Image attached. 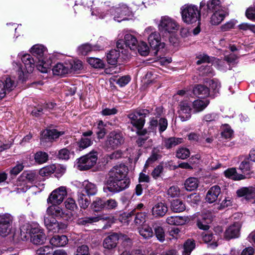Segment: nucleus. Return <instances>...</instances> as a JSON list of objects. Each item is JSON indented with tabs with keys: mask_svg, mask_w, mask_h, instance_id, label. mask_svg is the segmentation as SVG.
<instances>
[{
	"mask_svg": "<svg viewBox=\"0 0 255 255\" xmlns=\"http://www.w3.org/2000/svg\"><path fill=\"white\" fill-rule=\"evenodd\" d=\"M67 237L65 235H55L50 240L51 245L54 247H63L68 243Z\"/></svg>",
	"mask_w": 255,
	"mask_h": 255,
	"instance_id": "7c9ffc66",
	"label": "nucleus"
},
{
	"mask_svg": "<svg viewBox=\"0 0 255 255\" xmlns=\"http://www.w3.org/2000/svg\"><path fill=\"white\" fill-rule=\"evenodd\" d=\"M159 30L168 33H173L177 31L179 25L176 21L167 16H162L158 25Z\"/></svg>",
	"mask_w": 255,
	"mask_h": 255,
	"instance_id": "423d86ee",
	"label": "nucleus"
},
{
	"mask_svg": "<svg viewBox=\"0 0 255 255\" xmlns=\"http://www.w3.org/2000/svg\"><path fill=\"white\" fill-rule=\"evenodd\" d=\"M12 217L8 214L0 215V235L6 237L9 234L12 228Z\"/></svg>",
	"mask_w": 255,
	"mask_h": 255,
	"instance_id": "6e6552de",
	"label": "nucleus"
},
{
	"mask_svg": "<svg viewBox=\"0 0 255 255\" xmlns=\"http://www.w3.org/2000/svg\"><path fill=\"white\" fill-rule=\"evenodd\" d=\"M69 67V71L70 70L77 71L81 70L83 68V63L82 61L78 59L72 60L68 63Z\"/></svg>",
	"mask_w": 255,
	"mask_h": 255,
	"instance_id": "a18cd8bd",
	"label": "nucleus"
},
{
	"mask_svg": "<svg viewBox=\"0 0 255 255\" xmlns=\"http://www.w3.org/2000/svg\"><path fill=\"white\" fill-rule=\"evenodd\" d=\"M52 72L55 75H63L69 72L68 63H58L52 68Z\"/></svg>",
	"mask_w": 255,
	"mask_h": 255,
	"instance_id": "cd10ccee",
	"label": "nucleus"
},
{
	"mask_svg": "<svg viewBox=\"0 0 255 255\" xmlns=\"http://www.w3.org/2000/svg\"><path fill=\"white\" fill-rule=\"evenodd\" d=\"M186 222V218L178 216L168 217L166 219V222L171 225H182L185 224Z\"/></svg>",
	"mask_w": 255,
	"mask_h": 255,
	"instance_id": "473e14b6",
	"label": "nucleus"
},
{
	"mask_svg": "<svg viewBox=\"0 0 255 255\" xmlns=\"http://www.w3.org/2000/svg\"><path fill=\"white\" fill-rule=\"evenodd\" d=\"M128 166L119 164L113 166L109 171L108 178L104 187L105 192H119L128 188L129 181L126 178L128 173Z\"/></svg>",
	"mask_w": 255,
	"mask_h": 255,
	"instance_id": "f257e3e1",
	"label": "nucleus"
},
{
	"mask_svg": "<svg viewBox=\"0 0 255 255\" xmlns=\"http://www.w3.org/2000/svg\"><path fill=\"white\" fill-rule=\"evenodd\" d=\"M84 197H85V195L83 194H80L79 197L78 201L80 207L83 209H86L89 206L90 202L86 198L84 199Z\"/></svg>",
	"mask_w": 255,
	"mask_h": 255,
	"instance_id": "338daca9",
	"label": "nucleus"
},
{
	"mask_svg": "<svg viewBox=\"0 0 255 255\" xmlns=\"http://www.w3.org/2000/svg\"><path fill=\"white\" fill-rule=\"evenodd\" d=\"M64 133L63 131H58L56 129H45L41 133V140L43 142L52 141Z\"/></svg>",
	"mask_w": 255,
	"mask_h": 255,
	"instance_id": "6ab92c4d",
	"label": "nucleus"
},
{
	"mask_svg": "<svg viewBox=\"0 0 255 255\" xmlns=\"http://www.w3.org/2000/svg\"><path fill=\"white\" fill-rule=\"evenodd\" d=\"M113 10L115 11V14L117 15L118 17L126 15L128 12V8L126 5H122L121 7H116Z\"/></svg>",
	"mask_w": 255,
	"mask_h": 255,
	"instance_id": "864d4df0",
	"label": "nucleus"
},
{
	"mask_svg": "<svg viewBox=\"0 0 255 255\" xmlns=\"http://www.w3.org/2000/svg\"><path fill=\"white\" fill-rule=\"evenodd\" d=\"M48 157V154L46 152L39 151L35 154L34 159L36 162L41 164L47 161Z\"/></svg>",
	"mask_w": 255,
	"mask_h": 255,
	"instance_id": "09e8293b",
	"label": "nucleus"
},
{
	"mask_svg": "<svg viewBox=\"0 0 255 255\" xmlns=\"http://www.w3.org/2000/svg\"><path fill=\"white\" fill-rule=\"evenodd\" d=\"M26 233H28L30 241L34 245H42L46 240V236L43 230L37 225L28 226Z\"/></svg>",
	"mask_w": 255,
	"mask_h": 255,
	"instance_id": "7ed1b4c3",
	"label": "nucleus"
},
{
	"mask_svg": "<svg viewBox=\"0 0 255 255\" xmlns=\"http://www.w3.org/2000/svg\"><path fill=\"white\" fill-rule=\"evenodd\" d=\"M138 232L145 239H149L153 235L152 228L149 226H143L139 228Z\"/></svg>",
	"mask_w": 255,
	"mask_h": 255,
	"instance_id": "79ce46f5",
	"label": "nucleus"
},
{
	"mask_svg": "<svg viewBox=\"0 0 255 255\" xmlns=\"http://www.w3.org/2000/svg\"><path fill=\"white\" fill-rule=\"evenodd\" d=\"M148 42L150 48H164L165 43L160 42V35L159 33H151L148 36Z\"/></svg>",
	"mask_w": 255,
	"mask_h": 255,
	"instance_id": "b1692460",
	"label": "nucleus"
},
{
	"mask_svg": "<svg viewBox=\"0 0 255 255\" xmlns=\"http://www.w3.org/2000/svg\"><path fill=\"white\" fill-rule=\"evenodd\" d=\"M195 244L194 241L188 240L184 244L183 255H190L192 250L195 248Z\"/></svg>",
	"mask_w": 255,
	"mask_h": 255,
	"instance_id": "37998d69",
	"label": "nucleus"
},
{
	"mask_svg": "<svg viewBox=\"0 0 255 255\" xmlns=\"http://www.w3.org/2000/svg\"><path fill=\"white\" fill-rule=\"evenodd\" d=\"M16 85L10 77H5L0 80V98H3L6 94L13 90Z\"/></svg>",
	"mask_w": 255,
	"mask_h": 255,
	"instance_id": "ddd939ff",
	"label": "nucleus"
},
{
	"mask_svg": "<svg viewBox=\"0 0 255 255\" xmlns=\"http://www.w3.org/2000/svg\"><path fill=\"white\" fill-rule=\"evenodd\" d=\"M225 176L234 180H240L246 178L245 175L239 174L237 172L235 168H230L224 171Z\"/></svg>",
	"mask_w": 255,
	"mask_h": 255,
	"instance_id": "c756f323",
	"label": "nucleus"
},
{
	"mask_svg": "<svg viewBox=\"0 0 255 255\" xmlns=\"http://www.w3.org/2000/svg\"><path fill=\"white\" fill-rule=\"evenodd\" d=\"M75 255H90L89 247L85 245L78 247Z\"/></svg>",
	"mask_w": 255,
	"mask_h": 255,
	"instance_id": "4d7b16f0",
	"label": "nucleus"
},
{
	"mask_svg": "<svg viewBox=\"0 0 255 255\" xmlns=\"http://www.w3.org/2000/svg\"><path fill=\"white\" fill-rule=\"evenodd\" d=\"M92 134V130H88L82 133L81 139L77 142L80 149H84L92 144L93 139L90 137Z\"/></svg>",
	"mask_w": 255,
	"mask_h": 255,
	"instance_id": "412c9836",
	"label": "nucleus"
},
{
	"mask_svg": "<svg viewBox=\"0 0 255 255\" xmlns=\"http://www.w3.org/2000/svg\"><path fill=\"white\" fill-rule=\"evenodd\" d=\"M183 142V139L182 138L171 137L165 139L163 140V144L167 149H170Z\"/></svg>",
	"mask_w": 255,
	"mask_h": 255,
	"instance_id": "72a5a7b5",
	"label": "nucleus"
},
{
	"mask_svg": "<svg viewBox=\"0 0 255 255\" xmlns=\"http://www.w3.org/2000/svg\"><path fill=\"white\" fill-rule=\"evenodd\" d=\"M146 111L144 110H136L128 115L130 123L138 130L141 129L145 124V118Z\"/></svg>",
	"mask_w": 255,
	"mask_h": 255,
	"instance_id": "39448f33",
	"label": "nucleus"
},
{
	"mask_svg": "<svg viewBox=\"0 0 255 255\" xmlns=\"http://www.w3.org/2000/svg\"><path fill=\"white\" fill-rule=\"evenodd\" d=\"M56 169L55 165L52 164L46 166L40 169L39 174L42 176H47L53 173Z\"/></svg>",
	"mask_w": 255,
	"mask_h": 255,
	"instance_id": "49530a36",
	"label": "nucleus"
},
{
	"mask_svg": "<svg viewBox=\"0 0 255 255\" xmlns=\"http://www.w3.org/2000/svg\"><path fill=\"white\" fill-rule=\"evenodd\" d=\"M178 110L179 118L182 122H185L189 120L191 117L190 104L187 102H180Z\"/></svg>",
	"mask_w": 255,
	"mask_h": 255,
	"instance_id": "dca6fc26",
	"label": "nucleus"
},
{
	"mask_svg": "<svg viewBox=\"0 0 255 255\" xmlns=\"http://www.w3.org/2000/svg\"><path fill=\"white\" fill-rule=\"evenodd\" d=\"M241 224L239 222L234 223L229 226L224 232V238L227 240L238 238L240 235Z\"/></svg>",
	"mask_w": 255,
	"mask_h": 255,
	"instance_id": "2eb2a0df",
	"label": "nucleus"
},
{
	"mask_svg": "<svg viewBox=\"0 0 255 255\" xmlns=\"http://www.w3.org/2000/svg\"><path fill=\"white\" fill-rule=\"evenodd\" d=\"M236 193L238 197H244L246 200L255 203V186L240 188Z\"/></svg>",
	"mask_w": 255,
	"mask_h": 255,
	"instance_id": "f8f14e48",
	"label": "nucleus"
},
{
	"mask_svg": "<svg viewBox=\"0 0 255 255\" xmlns=\"http://www.w3.org/2000/svg\"><path fill=\"white\" fill-rule=\"evenodd\" d=\"M47 214L53 217L61 218L65 220L71 218V213L69 211H64L60 207L56 206H51L47 209Z\"/></svg>",
	"mask_w": 255,
	"mask_h": 255,
	"instance_id": "4468645a",
	"label": "nucleus"
},
{
	"mask_svg": "<svg viewBox=\"0 0 255 255\" xmlns=\"http://www.w3.org/2000/svg\"><path fill=\"white\" fill-rule=\"evenodd\" d=\"M97 160V152H90L78 159L75 166L80 170H87L93 167L96 164Z\"/></svg>",
	"mask_w": 255,
	"mask_h": 255,
	"instance_id": "20e7f679",
	"label": "nucleus"
},
{
	"mask_svg": "<svg viewBox=\"0 0 255 255\" xmlns=\"http://www.w3.org/2000/svg\"><path fill=\"white\" fill-rule=\"evenodd\" d=\"M146 214L144 213H138L136 214L134 222L136 225H140L145 222Z\"/></svg>",
	"mask_w": 255,
	"mask_h": 255,
	"instance_id": "6e6d98bb",
	"label": "nucleus"
},
{
	"mask_svg": "<svg viewBox=\"0 0 255 255\" xmlns=\"http://www.w3.org/2000/svg\"><path fill=\"white\" fill-rule=\"evenodd\" d=\"M220 194V187L218 185L213 186L208 191L206 196V200L209 203H214L217 200Z\"/></svg>",
	"mask_w": 255,
	"mask_h": 255,
	"instance_id": "5701e85b",
	"label": "nucleus"
},
{
	"mask_svg": "<svg viewBox=\"0 0 255 255\" xmlns=\"http://www.w3.org/2000/svg\"><path fill=\"white\" fill-rule=\"evenodd\" d=\"M185 205L180 199L173 200L171 202V209L175 213H180L185 210Z\"/></svg>",
	"mask_w": 255,
	"mask_h": 255,
	"instance_id": "e433bc0d",
	"label": "nucleus"
},
{
	"mask_svg": "<svg viewBox=\"0 0 255 255\" xmlns=\"http://www.w3.org/2000/svg\"><path fill=\"white\" fill-rule=\"evenodd\" d=\"M65 207L70 210L73 211L77 207L75 200L72 198H68L65 201Z\"/></svg>",
	"mask_w": 255,
	"mask_h": 255,
	"instance_id": "bf43d9fd",
	"label": "nucleus"
},
{
	"mask_svg": "<svg viewBox=\"0 0 255 255\" xmlns=\"http://www.w3.org/2000/svg\"><path fill=\"white\" fill-rule=\"evenodd\" d=\"M207 8L208 10L213 12L223 10L219 0H209L207 2Z\"/></svg>",
	"mask_w": 255,
	"mask_h": 255,
	"instance_id": "58836bf2",
	"label": "nucleus"
},
{
	"mask_svg": "<svg viewBox=\"0 0 255 255\" xmlns=\"http://www.w3.org/2000/svg\"><path fill=\"white\" fill-rule=\"evenodd\" d=\"M208 85L211 90L215 93H218L221 88V83L217 79L211 80L209 81Z\"/></svg>",
	"mask_w": 255,
	"mask_h": 255,
	"instance_id": "603ef678",
	"label": "nucleus"
},
{
	"mask_svg": "<svg viewBox=\"0 0 255 255\" xmlns=\"http://www.w3.org/2000/svg\"><path fill=\"white\" fill-rule=\"evenodd\" d=\"M103 219L101 216H94L92 217H87L79 218L77 220V223L81 225H86L88 224H92L97 222L100 220Z\"/></svg>",
	"mask_w": 255,
	"mask_h": 255,
	"instance_id": "c9c22d12",
	"label": "nucleus"
},
{
	"mask_svg": "<svg viewBox=\"0 0 255 255\" xmlns=\"http://www.w3.org/2000/svg\"><path fill=\"white\" fill-rule=\"evenodd\" d=\"M212 219L209 214H202L198 216L197 225L201 230H208L209 225L211 223Z\"/></svg>",
	"mask_w": 255,
	"mask_h": 255,
	"instance_id": "4be33fe9",
	"label": "nucleus"
},
{
	"mask_svg": "<svg viewBox=\"0 0 255 255\" xmlns=\"http://www.w3.org/2000/svg\"><path fill=\"white\" fill-rule=\"evenodd\" d=\"M130 81V77L128 75L122 76L118 79L116 82V83L118 84L120 87H124L127 85Z\"/></svg>",
	"mask_w": 255,
	"mask_h": 255,
	"instance_id": "680f3d73",
	"label": "nucleus"
},
{
	"mask_svg": "<svg viewBox=\"0 0 255 255\" xmlns=\"http://www.w3.org/2000/svg\"><path fill=\"white\" fill-rule=\"evenodd\" d=\"M21 176L23 180H26L29 182H32L36 179V173L31 171H24Z\"/></svg>",
	"mask_w": 255,
	"mask_h": 255,
	"instance_id": "3c124183",
	"label": "nucleus"
},
{
	"mask_svg": "<svg viewBox=\"0 0 255 255\" xmlns=\"http://www.w3.org/2000/svg\"><path fill=\"white\" fill-rule=\"evenodd\" d=\"M67 194V192L66 187L61 186L54 190L51 193L47 199V201L53 205L60 204L62 202Z\"/></svg>",
	"mask_w": 255,
	"mask_h": 255,
	"instance_id": "9b49d317",
	"label": "nucleus"
},
{
	"mask_svg": "<svg viewBox=\"0 0 255 255\" xmlns=\"http://www.w3.org/2000/svg\"><path fill=\"white\" fill-rule=\"evenodd\" d=\"M88 62L90 65L95 68L102 69L105 66L104 62L99 58L91 57L88 59Z\"/></svg>",
	"mask_w": 255,
	"mask_h": 255,
	"instance_id": "c03bdc74",
	"label": "nucleus"
},
{
	"mask_svg": "<svg viewBox=\"0 0 255 255\" xmlns=\"http://www.w3.org/2000/svg\"><path fill=\"white\" fill-rule=\"evenodd\" d=\"M227 13L224 10H217L214 12L210 18V22L212 25L219 24L225 18Z\"/></svg>",
	"mask_w": 255,
	"mask_h": 255,
	"instance_id": "c85d7f7f",
	"label": "nucleus"
},
{
	"mask_svg": "<svg viewBox=\"0 0 255 255\" xmlns=\"http://www.w3.org/2000/svg\"><path fill=\"white\" fill-rule=\"evenodd\" d=\"M105 209L108 210L115 209L118 206V203L113 199H109L105 201Z\"/></svg>",
	"mask_w": 255,
	"mask_h": 255,
	"instance_id": "052dcab7",
	"label": "nucleus"
},
{
	"mask_svg": "<svg viewBox=\"0 0 255 255\" xmlns=\"http://www.w3.org/2000/svg\"><path fill=\"white\" fill-rule=\"evenodd\" d=\"M31 52L34 55H37V58L39 59V63L37 65V69L41 73H48L51 67V61L47 60L45 61L43 59L40 60L43 55V49H31Z\"/></svg>",
	"mask_w": 255,
	"mask_h": 255,
	"instance_id": "1a4fd4ad",
	"label": "nucleus"
},
{
	"mask_svg": "<svg viewBox=\"0 0 255 255\" xmlns=\"http://www.w3.org/2000/svg\"><path fill=\"white\" fill-rule=\"evenodd\" d=\"M105 201L100 198H97L94 200L92 205L91 208L95 211H99L105 209Z\"/></svg>",
	"mask_w": 255,
	"mask_h": 255,
	"instance_id": "8fccbe9b",
	"label": "nucleus"
},
{
	"mask_svg": "<svg viewBox=\"0 0 255 255\" xmlns=\"http://www.w3.org/2000/svg\"><path fill=\"white\" fill-rule=\"evenodd\" d=\"M183 21L187 24L196 22L200 18V11L198 7L192 4H185L181 8Z\"/></svg>",
	"mask_w": 255,
	"mask_h": 255,
	"instance_id": "f03ea898",
	"label": "nucleus"
},
{
	"mask_svg": "<svg viewBox=\"0 0 255 255\" xmlns=\"http://www.w3.org/2000/svg\"><path fill=\"white\" fill-rule=\"evenodd\" d=\"M82 186L88 195H94L97 193V189L96 185L88 181H84Z\"/></svg>",
	"mask_w": 255,
	"mask_h": 255,
	"instance_id": "ea45409f",
	"label": "nucleus"
},
{
	"mask_svg": "<svg viewBox=\"0 0 255 255\" xmlns=\"http://www.w3.org/2000/svg\"><path fill=\"white\" fill-rule=\"evenodd\" d=\"M44 222L48 230L54 232H57V228L59 226V223L54 217L47 214V216L44 217Z\"/></svg>",
	"mask_w": 255,
	"mask_h": 255,
	"instance_id": "bb28decb",
	"label": "nucleus"
},
{
	"mask_svg": "<svg viewBox=\"0 0 255 255\" xmlns=\"http://www.w3.org/2000/svg\"><path fill=\"white\" fill-rule=\"evenodd\" d=\"M237 23V21L235 20H231L225 24L221 26V29L223 31H228L234 28L235 25Z\"/></svg>",
	"mask_w": 255,
	"mask_h": 255,
	"instance_id": "e2e57ef3",
	"label": "nucleus"
},
{
	"mask_svg": "<svg viewBox=\"0 0 255 255\" xmlns=\"http://www.w3.org/2000/svg\"><path fill=\"white\" fill-rule=\"evenodd\" d=\"M168 122L166 119L160 118L159 121L156 119H152L149 122V126L148 127L149 131L154 132L156 131V128L159 126V132H162L167 128Z\"/></svg>",
	"mask_w": 255,
	"mask_h": 255,
	"instance_id": "a211bd4d",
	"label": "nucleus"
},
{
	"mask_svg": "<svg viewBox=\"0 0 255 255\" xmlns=\"http://www.w3.org/2000/svg\"><path fill=\"white\" fill-rule=\"evenodd\" d=\"M125 44L127 47H137L138 48H146L147 44L142 41L138 42L136 38L130 34H127L125 35Z\"/></svg>",
	"mask_w": 255,
	"mask_h": 255,
	"instance_id": "f3484780",
	"label": "nucleus"
},
{
	"mask_svg": "<svg viewBox=\"0 0 255 255\" xmlns=\"http://www.w3.org/2000/svg\"><path fill=\"white\" fill-rule=\"evenodd\" d=\"M154 234L157 239L161 243L165 241V233L163 227L155 225L154 227Z\"/></svg>",
	"mask_w": 255,
	"mask_h": 255,
	"instance_id": "a19ab883",
	"label": "nucleus"
},
{
	"mask_svg": "<svg viewBox=\"0 0 255 255\" xmlns=\"http://www.w3.org/2000/svg\"><path fill=\"white\" fill-rule=\"evenodd\" d=\"M239 169L242 171L243 174L245 175L251 169L250 163L247 161H243L240 165Z\"/></svg>",
	"mask_w": 255,
	"mask_h": 255,
	"instance_id": "69168bd1",
	"label": "nucleus"
},
{
	"mask_svg": "<svg viewBox=\"0 0 255 255\" xmlns=\"http://www.w3.org/2000/svg\"><path fill=\"white\" fill-rule=\"evenodd\" d=\"M193 92L195 95L201 99H205L204 98L208 97L210 94L208 88L201 85L195 86L193 90Z\"/></svg>",
	"mask_w": 255,
	"mask_h": 255,
	"instance_id": "2f4dec72",
	"label": "nucleus"
},
{
	"mask_svg": "<svg viewBox=\"0 0 255 255\" xmlns=\"http://www.w3.org/2000/svg\"><path fill=\"white\" fill-rule=\"evenodd\" d=\"M138 51V53L142 56H146L148 55L156 56L158 53V50L157 49H152L154 51H150L149 49H136Z\"/></svg>",
	"mask_w": 255,
	"mask_h": 255,
	"instance_id": "13d9d810",
	"label": "nucleus"
},
{
	"mask_svg": "<svg viewBox=\"0 0 255 255\" xmlns=\"http://www.w3.org/2000/svg\"><path fill=\"white\" fill-rule=\"evenodd\" d=\"M199 182L196 178L190 177L186 179L184 186L186 190L192 191L195 190L198 186Z\"/></svg>",
	"mask_w": 255,
	"mask_h": 255,
	"instance_id": "4c0bfd02",
	"label": "nucleus"
},
{
	"mask_svg": "<svg viewBox=\"0 0 255 255\" xmlns=\"http://www.w3.org/2000/svg\"><path fill=\"white\" fill-rule=\"evenodd\" d=\"M210 102L207 99H199L195 100L192 103V108L194 113L203 111L209 105Z\"/></svg>",
	"mask_w": 255,
	"mask_h": 255,
	"instance_id": "a878e982",
	"label": "nucleus"
},
{
	"mask_svg": "<svg viewBox=\"0 0 255 255\" xmlns=\"http://www.w3.org/2000/svg\"><path fill=\"white\" fill-rule=\"evenodd\" d=\"M168 195L171 197L178 196L180 194L179 188L177 186L171 187L167 191Z\"/></svg>",
	"mask_w": 255,
	"mask_h": 255,
	"instance_id": "774afa93",
	"label": "nucleus"
},
{
	"mask_svg": "<svg viewBox=\"0 0 255 255\" xmlns=\"http://www.w3.org/2000/svg\"><path fill=\"white\" fill-rule=\"evenodd\" d=\"M120 239V236L116 233H113L108 236L103 241V247L109 250L115 249L117 247Z\"/></svg>",
	"mask_w": 255,
	"mask_h": 255,
	"instance_id": "aec40b11",
	"label": "nucleus"
},
{
	"mask_svg": "<svg viewBox=\"0 0 255 255\" xmlns=\"http://www.w3.org/2000/svg\"><path fill=\"white\" fill-rule=\"evenodd\" d=\"M125 138L119 131H111L108 135L107 144L112 148H117L124 143Z\"/></svg>",
	"mask_w": 255,
	"mask_h": 255,
	"instance_id": "9d476101",
	"label": "nucleus"
},
{
	"mask_svg": "<svg viewBox=\"0 0 255 255\" xmlns=\"http://www.w3.org/2000/svg\"><path fill=\"white\" fill-rule=\"evenodd\" d=\"M24 166L21 163L16 164L14 167L10 170V175L16 176L19 174L23 169Z\"/></svg>",
	"mask_w": 255,
	"mask_h": 255,
	"instance_id": "0e129e2a",
	"label": "nucleus"
},
{
	"mask_svg": "<svg viewBox=\"0 0 255 255\" xmlns=\"http://www.w3.org/2000/svg\"><path fill=\"white\" fill-rule=\"evenodd\" d=\"M52 249L49 246L40 247L36 250L35 253L38 255H50L51 254Z\"/></svg>",
	"mask_w": 255,
	"mask_h": 255,
	"instance_id": "5fc2aeb1",
	"label": "nucleus"
},
{
	"mask_svg": "<svg viewBox=\"0 0 255 255\" xmlns=\"http://www.w3.org/2000/svg\"><path fill=\"white\" fill-rule=\"evenodd\" d=\"M167 207L163 202L156 203L152 208V214L155 217L164 216L167 212Z\"/></svg>",
	"mask_w": 255,
	"mask_h": 255,
	"instance_id": "393cba45",
	"label": "nucleus"
},
{
	"mask_svg": "<svg viewBox=\"0 0 255 255\" xmlns=\"http://www.w3.org/2000/svg\"><path fill=\"white\" fill-rule=\"evenodd\" d=\"M190 154V151L189 149L185 147H180L176 151V156L177 158L185 159L188 158Z\"/></svg>",
	"mask_w": 255,
	"mask_h": 255,
	"instance_id": "de8ad7c7",
	"label": "nucleus"
},
{
	"mask_svg": "<svg viewBox=\"0 0 255 255\" xmlns=\"http://www.w3.org/2000/svg\"><path fill=\"white\" fill-rule=\"evenodd\" d=\"M120 55V53L119 50L116 49H112L107 55L108 62L111 65H116Z\"/></svg>",
	"mask_w": 255,
	"mask_h": 255,
	"instance_id": "f704fd0d",
	"label": "nucleus"
},
{
	"mask_svg": "<svg viewBox=\"0 0 255 255\" xmlns=\"http://www.w3.org/2000/svg\"><path fill=\"white\" fill-rule=\"evenodd\" d=\"M23 63L25 66L23 69L20 64L16 62L13 63L14 68L18 73L19 79L22 81L26 80L27 78V74L32 73L34 68V61L33 59H32V61L29 60L26 62H23Z\"/></svg>",
	"mask_w": 255,
	"mask_h": 255,
	"instance_id": "0eeeda50",
	"label": "nucleus"
}]
</instances>
